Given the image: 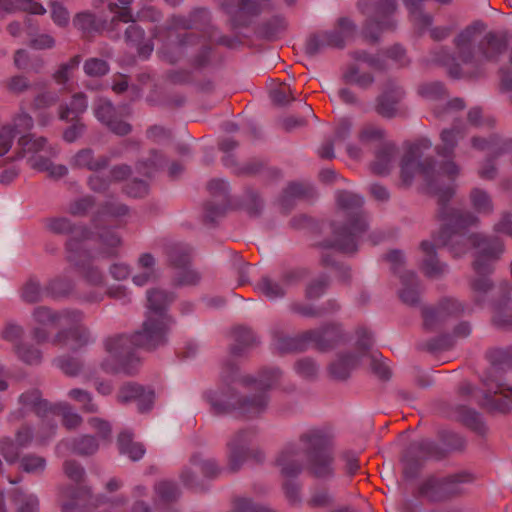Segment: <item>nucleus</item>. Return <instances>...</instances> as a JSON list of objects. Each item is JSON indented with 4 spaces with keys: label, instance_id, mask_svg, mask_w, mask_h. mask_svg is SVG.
I'll return each mask as SVG.
<instances>
[{
    "label": "nucleus",
    "instance_id": "obj_1",
    "mask_svg": "<svg viewBox=\"0 0 512 512\" xmlns=\"http://www.w3.org/2000/svg\"><path fill=\"white\" fill-rule=\"evenodd\" d=\"M281 374L278 368H265L259 380L251 376L239 377L238 366L228 360L222 367L220 391H208L204 398L215 415L236 411L238 416L252 419L266 410L267 391L278 382Z\"/></svg>",
    "mask_w": 512,
    "mask_h": 512
},
{
    "label": "nucleus",
    "instance_id": "obj_2",
    "mask_svg": "<svg viewBox=\"0 0 512 512\" xmlns=\"http://www.w3.org/2000/svg\"><path fill=\"white\" fill-rule=\"evenodd\" d=\"M174 299V294L165 290H148L149 312L142 328L131 336L121 334L105 341V349L116 359L120 371L128 375L135 373L140 363L135 355L136 348L153 351L167 343V334L173 321L166 311Z\"/></svg>",
    "mask_w": 512,
    "mask_h": 512
},
{
    "label": "nucleus",
    "instance_id": "obj_3",
    "mask_svg": "<svg viewBox=\"0 0 512 512\" xmlns=\"http://www.w3.org/2000/svg\"><path fill=\"white\" fill-rule=\"evenodd\" d=\"M486 26L481 21H475L463 29L455 38L454 46L458 58L464 64H471L475 71L468 72L470 77L483 74L484 61L495 62L506 52L510 35L505 31H489L483 35Z\"/></svg>",
    "mask_w": 512,
    "mask_h": 512
},
{
    "label": "nucleus",
    "instance_id": "obj_4",
    "mask_svg": "<svg viewBox=\"0 0 512 512\" xmlns=\"http://www.w3.org/2000/svg\"><path fill=\"white\" fill-rule=\"evenodd\" d=\"M338 208L344 213L348 223L344 225L331 224L333 240H324L317 247L334 248L345 254L357 251V240L366 230L367 222L363 211V198L349 191H339L336 195Z\"/></svg>",
    "mask_w": 512,
    "mask_h": 512
},
{
    "label": "nucleus",
    "instance_id": "obj_5",
    "mask_svg": "<svg viewBox=\"0 0 512 512\" xmlns=\"http://www.w3.org/2000/svg\"><path fill=\"white\" fill-rule=\"evenodd\" d=\"M307 457L308 472L316 478L334 474L333 435L328 428H311L299 437Z\"/></svg>",
    "mask_w": 512,
    "mask_h": 512
},
{
    "label": "nucleus",
    "instance_id": "obj_6",
    "mask_svg": "<svg viewBox=\"0 0 512 512\" xmlns=\"http://www.w3.org/2000/svg\"><path fill=\"white\" fill-rule=\"evenodd\" d=\"M454 194V190L451 187L446 188L439 194L438 202L441 206L440 216L447 221L439 232L437 242L441 245H447L452 243L454 237L463 238L466 229L477 225L479 219L469 211H462L456 209H450L448 211L447 204ZM452 250L456 254L464 251V248L456 250L455 246L451 244Z\"/></svg>",
    "mask_w": 512,
    "mask_h": 512
},
{
    "label": "nucleus",
    "instance_id": "obj_7",
    "mask_svg": "<svg viewBox=\"0 0 512 512\" xmlns=\"http://www.w3.org/2000/svg\"><path fill=\"white\" fill-rule=\"evenodd\" d=\"M359 7L363 14H368L362 34L371 43H376L382 32L395 30L396 23L392 15L397 9L396 0H376L371 12L366 0H360Z\"/></svg>",
    "mask_w": 512,
    "mask_h": 512
},
{
    "label": "nucleus",
    "instance_id": "obj_8",
    "mask_svg": "<svg viewBox=\"0 0 512 512\" xmlns=\"http://www.w3.org/2000/svg\"><path fill=\"white\" fill-rule=\"evenodd\" d=\"M32 317L36 326L31 330V337L37 344H43L51 338V331L48 327L78 322L82 319L83 312L78 309L56 311L47 306H38L33 310Z\"/></svg>",
    "mask_w": 512,
    "mask_h": 512
},
{
    "label": "nucleus",
    "instance_id": "obj_9",
    "mask_svg": "<svg viewBox=\"0 0 512 512\" xmlns=\"http://www.w3.org/2000/svg\"><path fill=\"white\" fill-rule=\"evenodd\" d=\"M467 240L473 248L477 249L473 262L474 271L480 276L491 274L494 270L493 264L504 252L502 239L495 235L472 233Z\"/></svg>",
    "mask_w": 512,
    "mask_h": 512
},
{
    "label": "nucleus",
    "instance_id": "obj_10",
    "mask_svg": "<svg viewBox=\"0 0 512 512\" xmlns=\"http://www.w3.org/2000/svg\"><path fill=\"white\" fill-rule=\"evenodd\" d=\"M356 32V25L348 18L342 17L332 31H320L311 34L305 43V53L311 57L321 53L326 48H339L345 46L346 40L352 38Z\"/></svg>",
    "mask_w": 512,
    "mask_h": 512
},
{
    "label": "nucleus",
    "instance_id": "obj_11",
    "mask_svg": "<svg viewBox=\"0 0 512 512\" xmlns=\"http://www.w3.org/2000/svg\"><path fill=\"white\" fill-rule=\"evenodd\" d=\"M472 474L462 471L450 474L444 478H427L418 489V496L431 502H440L458 496L461 493L458 484L472 482Z\"/></svg>",
    "mask_w": 512,
    "mask_h": 512
},
{
    "label": "nucleus",
    "instance_id": "obj_12",
    "mask_svg": "<svg viewBox=\"0 0 512 512\" xmlns=\"http://www.w3.org/2000/svg\"><path fill=\"white\" fill-rule=\"evenodd\" d=\"M256 430L253 427L239 430L234 437L227 443L228 448V469L235 473L239 471L243 463L251 458L255 463H262L265 455L260 450H250L247 444L255 437Z\"/></svg>",
    "mask_w": 512,
    "mask_h": 512
},
{
    "label": "nucleus",
    "instance_id": "obj_13",
    "mask_svg": "<svg viewBox=\"0 0 512 512\" xmlns=\"http://www.w3.org/2000/svg\"><path fill=\"white\" fill-rule=\"evenodd\" d=\"M67 259L73 264L81 275L92 285L103 283L102 272L92 264V255L90 251L83 247L79 249L77 239H70L66 242Z\"/></svg>",
    "mask_w": 512,
    "mask_h": 512
},
{
    "label": "nucleus",
    "instance_id": "obj_14",
    "mask_svg": "<svg viewBox=\"0 0 512 512\" xmlns=\"http://www.w3.org/2000/svg\"><path fill=\"white\" fill-rule=\"evenodd\" d=\"M438 238V234L433 237L434 241L429 242L427 240H424L420 244V248L425 254V257L422 262V271L423 273L430 278H437L444 274L446 271V265L439 262V260L436 257L435 247H444L445 245L439 244L436 240ZM452 244L455 246L456 250L459 251V249L464 248V251L461 253L456 254L455 251L452 250L451 243L447 244L446 246H449L451 253H453L454 256H459L466 251V244H465V238L460 237H454L452 240Z\"/></svg>",
    "mask_w": 512,
    "mask_h": 512
},
{
    "label": "nucleus",
    "instance_id": "obj_15",
    "mask_svg": "<svg viewBox=\"0 0 512 512\" xmlns=\"http://www.w3.org/2000/svg\"><path fill=\"white\" fill-rule=\"evenodd\" d=\"M465 311V306L454 298H443L438 305L422 309L423 325L427 331L440 328L448 317H459Z\"/></svg>",
    "mask_w": 512,
    "mask_h": 512
},
{
    "label": "nucleus",
    "instance_id": "obj_16",
    "mask_svg": "<svg viewBox=\"0 0 512 512\" xmlns=\"http://www.w3.org/2000/svg\"><path fill=\"white\" fill-rule=\"evenodd\" d=\"M193 28L200 33L186 32L178 35V45L181 48L196 46L202 38L213 39L216 34V28L210 24V12L205 8H195L190 12Z\"/></svg>",
    "mask_w": 512,
    "mask_h": 512
},
{
    "label": "nucleus",
    "instance_id": "obj_17",
    "mask_svg": "<svg viewBox=\"0 0 512 512\" xmlns=\"http://www.w3.org/2000/svg\"><path fill=\"white\" fill-rule=\"evenodd\" d=\"M84 318L85 316L83 315L82 319L78 322L64 323V325L69 327L58 330L51 339L52 345L65 347L71 341L73 343L71 349L77 351L92 343L94 340L89 328L83 324Z\"/></svg>",
    "mask_w": 512,
    "mask_h": 512
},
{
    "label": "nucleus",
    "instance_id": "obj_18",
    "mask_svg": "<svg viewBox=\"0 0 512 512\" xmlns=\"http://www.w3.org/2000/svg\"><path fill=\"white\" fill-rule=\"evenodd\" d=\"M403 89L393 80H388L376 99L375 110L384 118H393L399 113V104L404 97Z\"/></svg>",
    "mask_w": 512,
    "mask_h": 512
},
{
    "label": "nucleus",
    "instance_id": "obj_19",
    "mask_svg": "<svg viewBox=\"0 0 512 512\" xmlns=\"http://www.w3.org/2000/svg\"><path fill=\"white\" fill-rule=\"evenodd\" d=\"M480 406L489 413H508L512 410V386L497 383L495 390L488 388Z\"/></svg>",
    "mask_w": 512,
    "mask_h": 512
},
{
    "label": "nucleus",
    "instance_id": "obj_20",
    "mask_svg": "<svg viewBox=\"0 0 512 512\" xmlns=\"http://www.w3.org/2000/svg\"><path fill=\"white\" fill-rule=\"evenodd\" d=\"M312 333L311 344L320 352L334 349L344 339V333L340 323L328 322L316 329H310Z\"/></svg>",
    "mask_w": 512,
    "mask_h": 512
},
{
    "label": "nucleus",
    "instance_id": "obj_21",
    "mask_svg": "<svg viewBox=\"0 0 512 512\" xmlns=\"http://www.w3.org/2000/svg\"><path fill=\"white\" fill-rule=\"evenodd\" d=\"M95 117L118 136L128 135L132 126L118 117L116 108L107 99H99L94 109Z\"/></svg>",
    "mask_w": 512,
    "mask_h": 512
},
{
    "label": "nucleus",
    "instance_id": "obj_22",
    "mask_svg": "<svg viewBox=\"0 0 512 512\" xmlns=\"http://www.w3.org/2000/svg\"><path fill=\"white\" fill-rule=\"evenodd\" d=\"M207 189L209 193L219 198V202L207 201L204 204V222L214 223L217 218L222 217L225 214L226 207L228 204L227 184L221 179H212Z\"/></svg>",
    "mask_w": 512,
    "mask_h": 512
},
{
    "label": "nucleus",
    "instance_id": "obj_23",
    "mask_svg": "<svg viewBox=\"0 0 512 512\" xmlns=\"http://www.w3.org/2000/svg\"><path fill=\"white\" fill-rule=\"evenodd\" d=\"M117 400L122 404L135 401L138 410L143 413L151 409L154 401V391L146 389L138 383L128 382L120 387Z\"/></svg>",
    "mask_w": 512,
    "mask_h": 512
},
{
    "label": "nucleus",
    "instance_id": "obj_24",
    "mask_svg": "<svg viewBox=\"0 0 512 512\" xmlns=\"http://www.w3.org/2000/svg\"><path fill=\"white\" fill-rule=\"evenodd\" d=\"M310 330H306L295 336H289L284 331L276 329L272 332L273 344L281 353L304 352L311 345Z\"/></svg>",
    "mask_w": 512,
    "mask_h": 512
},
{
    "label": "nucleus",
    "instance_id": "obj_25",
    "mask_svg": "<svg viewBox=\"0 0 512 512\" xmlns=\"http://www.w3.org/2000/svg\"><path fill=\"white\" fill-rule=\"evenodd\" d=\"M45 227L48 231L58 235H70V239H77L79 249L83 247V242L90 237V231L84 226L74 225L68 218L53 217L45 220Z\"/></svg>",
    "mask_w": 512,
    "mask_h": 512
},
{
    "label": "nucleus",
    "instance_id": "obj_26",
    "mask_svg": "<svg viewBox=\"0 0 512 512\" xmlns=\"http://www.w3.org/2000/svg\"><path fill=\"white\" fill-rule=\"evenodd\" d=\"M432 146L428 139H422L409 146L400 163V177L404 185L409 186L413 180L416 168V160L422 157V150Z\"/></svg>",
    "mask_w": 512,
    "mask_h": 512
},
{
    "label": "nucleus",
    "instance_id": "obj_27",
    "mask_svg": "<svg viewBox=\"0 0 512 512\" xmlns=\"http://www.w3.org/2000/svg\"><path fill=\"white\" fill-rule=\"evenodd\" d=\"M19 403L23 408H30L38 417L48 418L49 415H59L60 405H53L42 398L39 389H31L19 396Z\"/></svg>",
    "mask_w": 512,
    "mask_h": 512
},
{
    "label": "nucleus",
    "instance_id": "obj_28",
    "mask_svg": "<svg viewBox=\"0 0 512 512\" xmlns=\"http://www.w3.org/2000/svg\"><path fill=\"white\" fill-rule=\"evenodd\" d=\"M300 451L296 444L289 443L279 454L276 463L281 468V475L286 478L297 477L303 469Z\"/></svg>",
    "mask_w": 512,
    "mask_h": 512
},
{
    "label": "nucleus",
    "instance_id": "obj_29",
    "mask_svg": "<svg viewBox=\"0 0 512 512\" xmlns=\"http://www.w3.org/2000/svg\"><path fill=\"white\" fill-rule=\"evenodd\" d=\"M111 158L106 155H95L91 148L79 150L72 158L71 165L76 168L97 172L109 166Z\"/></svg>",
    "mask_w": 512,
    "mask_h": 512
},
{
    "label": "nucleus",
    "instance_id": "obj_30",
    "mask_svg": "<svg viewBox=\"0 0 512 512\" xmlns=\"http://www.w3.org/2000/svg\"><path fill=\"white\" fill-rule=\"evenodd\" d=\"M164 254L170 267L184 269L191 262L192 247L182 242H171L165 245Z\"/></svg>",
    "mask_w": 512,
    "mask_h": 512
},
{
    "label": "nucleus",
    "instance_id": "obj_31",
    "mask_svg": "<svg viewBox=\"0 0 512 512\" xmlns=\"http://www.w3.org/2000/svg\"><path fill=\"white\" fill-rule=\"evenodd\" d=\"M17 144L19 149L16 151L15 156L0 160V167H3L14 160L24 158L27 153H38L42 151L47 144V138L43 136L36 137L35 134L28 133L22 135L18 139Z\"/></svg>",
    "mask_w": 512,
    "mask_h": 512
},
{
    "label": "nucleus",
    "instance_id": "obj_32",
    "mask_svg": "<svg viewBox=\"0 0 512 512\" xmlns=\"http://www.w3.org/2000/svg\"><path fill=\"white\" fill-rule=\"evenodd\" d=\"M74 27L81 32L86 40H92L96 34L105 29L106 22L97 18L94 14L88 12L78 13L73 19Z\"/></svg>",
    "mask_w": 512,
    "mask_h": 512
},
{
    "label": "nucleus",
    "instance_id": "obj_33",
    "mask_svg": "<svg viewBox=\"0 0 512 512\" xmlns=\"http://www.w3.org/2000/svg\"><path fill=\"white\" fill-rule=\"evenodd\" d=\"M316 196L315 189L308 183L291 182L284 189L280 198L282 207L288 212L292 206L293 199H306L310 200Z\"/></svg>",
    "mask_w": 512,
    "mask_h": 512
},
{
    "label": "nucleus",
    "instance_id": "obj_34",
    "mask_svg": "<svg viewBox=\"0 0 512 512\" xmlns=\"http://www.w3.org/2000/svg\"><path fill=\"white\" fill-rule=\"evenodd\" d=\"M403 288L399 292L401 301L407 305L415 306L419 303L420 285L417 275L412 271H405L400 275Z\"/></svg>",
    "mask_w": 512,
    "mask_h": 512
},
{
    "label": "nucleus",
    "instance_id": "obj_35",
    "mask_svg": "<svg viewBox=\"0 0 512 512\" xmlns=\"http://www.w3.org/2000/svg\"><path fill=\"white\" fill-rule=\"evenodd\" d=\"M235 341L230 347V353L234 357L242 356L247 348L256 346L259 342L254 332L246 326H236L232 330Z\"/></svg>",
    "mask_w": 512,
    "mask_h": 512
},
{
    "label": "nucleus",
    "instance_id": "obj_36",
    "mask_svg": "<svg viewBox=\"0 0 512 512\" xmlns=\"http://www.w3.org/2000/svg\"><path fill=\"white\" fill-rule=\"evenodd\" d=\"M397 153V147L393 143H383L375 152V160L371 164V170L376 175L389 173L391 164Z\"/></svg>",
    "mask_w": 512,
    "mask_h": 512
},
{
    "label": "nucleus",
    "instance_id": "obj_37",
    "mask_svg": "<svg viewBox=\"0 0 512 512\" xmlns=\"http://www.w3.org/2000/svg\"><path fill=\"white\" fill-rule=\"evenodd\" d=\"M359 361L360 357L353 353L339 354L338 358L329 365V373L336 380H346Z\"/></svg>",
    "mask_w": 512,
    "mask_h": 512
},
{
    "label": "nucleus",
    "instance_id": "obj_38",
    "mask_svg": "<svg viewBox=\"0 0 512 512\" xmlns=\"http://www.w3.org/2000/svg\"><path fill=\"white\" fill-rule=\"evenodd\" d=\"M88 107L87 97L83 92H77L71 97L69 104L59 106V119L69 121L70 119H81Z\"/></svg>",
    "mask_w": 512,
    "mask_h": 512
},
{
    "label": "nucleus",
    "instance_id": "obj_39",
    "mask_svg": "<svg viewBox=\"0 0 512 512\" xmlns=\"http://www.w3.org/2000/svg\"><path fill=\"white\" fill-rule=\"evenodd\" d=\"M233 173L237 176H255L264 173L269 178H278L281 175L279 169L268 167L264 161L259 159H252L242 167H235Z\"/></svg>",
    "mask_w": 512,
    "mask_h": 512
},
{
    "label": "nucleus",
    "instance_id": "obj_40",
    "mask_svg": "<svg viewBox=\"0 0 512 512\" xmlns=\"http://www.w3.org/2000/svg\"><path fill=\"white\" fill-rule=\"evenodd\" d=\"M117 445L121 454L127 455L132 461L141 459L145 448L141 443L133 441V434L129 431H122L117 438Z\"/></svg>",
    "mask_w": 512,
    "mask_h": 512
},
{
    "label": "nucleus",
    "instance_id": "obj_41",
    "mask_svg": "<svg viewBox=\"0 0 512 512\" xmlns=\"http://www.w3.org/2000/svg\"><path fill=\"white\" fill-rule=\"evenodd\" d=\"M9 498L16 506V512L39 511V499L34 494L26 493L20 488H14L9 492Z\"/></svg>",
    "mask_w": 512,
    "mask_h": 512
},
{
    "label": "nucleus",
    "instance_id": "obj_42",
    "mask_svg": "<svg viewBox=\"0 0 512 512\" xmlns=\"http://www.w3.org/2000/svg\"><path fill=\"white\" fill-rule=\"evenodd\" d=\"M433 61L448 68V74L454 79H459L466 74L462 72L460 64L455 56L446 48L440 47L433 51Z\"/></svg>",
    "mask_w": 512,
    "mask_h": 512
},
{
    "label": "nucleus",
    "instance_id": "obj_43",
    "mask_svg": "<svg viewBox=\"0 0 512 512\" xmlns=\"http://www.w3.org/2000/svg\"><path fill=\"white\" fill-rule=\"evenodd\" d=\"M458 420L472 431L483 435L486 432V426L479 413L467 406H458L456 408Z\"/></svg>",
    "mask_w": 512,
    "mask_h": 512
},
{
    "label": "nucleus",
    "instance_id": "obj_44",
    "mask_svg": "<svg viewBox=\"0 0 512 512\" xmlns=\"http://www.w3.org/2000/svg\"><path fill=\"white\" fill-rule=\"evenodd\" d=\"M166 165V159L160 152L151 150L148 159L137 162L138 173L150 178Z\"/></svg>",
    "mask_w": 512,
    "mask_h": 512
},
{
    "label": "nucleus",
    "instance_id": "obj_45",
    "mask_svg": "<svg viewBox=\"0 0 512 512\" xmlns=\"http://www.w3.org/2000/svg\"><path fill=\"white\" fill-rule=\"evenodd\" d=\"M459 137H462L459 129H444L440 135L442 144L436 147L437 154L445 158H452Z\"/></svg>",
    "mask_w": 512,
    "mask_h": 512
},
{
    "label": "nucleus",
    "instance_id": "obj_46",
    "mask_svg": "<svg viewBox=\"0 0 512 512\" xmlns=\"http://www.w3.org/2000/svg\"><path fill=\"white\" fill-rule=\"evenodd\" d=\"M212 41L213 39L202 38V40L197 44L201 46L189 60V63L193 68L201 70L210 65L213 53Z\"/></svg>",
    "mask_w": 512,
    "mask_h": 512
},
{
    "label": "nucleus",
    "instance_id": "obj_47",
    "mask_svg": "<svg viewBox=\"0 0 512 512\" xmlns=\"http://www.w3.org/2000/svg\"><path fill=\"white\" fill-rule=\"evenodd\" d=\"M409 447L411 448V452H415L423 460L427 458L440 460L445 457V451L432 441L422 440L419 442H413Z\"/></svg>",
    "mask_w": 512,
    "mask_h": 512
},
{
    "label": "nucleus",
    "instance_id": "obj_48",
    "mask_svg": "<svg viewBox=\"0 0 512 512\" xmlns=\"http://www.w3.org/2000/svg\"><path fill=\"white\" fill-rule=\"evenodd\" d=\"M47 296L46 287L42 288L40 282L34 278H29L21 288V297L26 303H37Z\"/></svg>",
    "mask_w": 512,
    "mask_h": 512
},
{
    "label": "nucleus",
    "instance_id": "obj_49",
    "mask_svg": "<svg viewBox=\"0 0 512 512\" xmlns=\"http://www.w3.org/2000/svg\"><path fill=\"white\" fill-rule=\"evenodd\" d=\"M138 265L144 271L133 277V282L138 286L147 284L151 279L155 278V258L150 253L142 254L138 259Z\"/></svg>",
    "mask_w": 512,
    "mask_h": 512
},
{
    "label": "nucleus",
    "instance_id": "obj_50",
    "mask_svg": "<svg viewBox=\"0 0 512 512\" xmlns=\"http://www.w3.org/2000/svg\"><path fill=\"white\" fill-rule=\"evenodd\" d=\"M99 449V443L94 436L82 435L74 438L71 442V450L80 456H90L95 454Z\"/></svg>",
    "mask_w": 512,
    "mask_h": 512
},
{
    "label": "nucleus",
    "instance_id": "obj_51",
    "mask_svg": "<svg viewBox=\"0 0 512 512\" xmlns=\"http://www.w3.org/2000/svg\"><path fill=\"white\" fill-rule=\"evenodd\" d=\"M129 213L127 205L115 201H106L98 208L96 214L93 216V223L96 227L99 226L100 218L102 216L120 217Z\"/></svg>",
    "mask_w": 512,
    "mask_h": 512
},
{
    "label": "nucleus",
    "instance_id": "obj_52",
    "mask_svg": "<svg viewBox=\"0 0 512 512\" xmlns=\"http://www.w3.org/2000/svg\"><path fill=\"white\" fill-rule=\"evenodd\" d=\"M102 245L101 254L105 257H114L117 255V249L121 245L120 236L113 230L105 229L98 234Z\"/></svg>",
    "mask_w": 512,
    "mask_h": 512
},
{
    "label": "nucleus",
    "instance_id": "obj_53",
    "mask_svg": "<svg viewBox=\"0 0 512 512\" xmlns=\"http://www.w3.org/2000/svg\"><path fill=\"white\" fill-rule=\"evenodd\" d=\"M73 282L67 277H57L46 285L47 296L58 299L68 296L73 290Z\"/></svg>",
    "mask_w": 512,
    "mask_h": 512
},
{
    "label": "nucleus",
    "instance_id": "obj_54",
    "mask_svg": "<svg viewBox=\"0 0 512 512\" xmlns=\"http://www.w3.org/2000/svg\"><path fill=\"white\" fill-rule=\"evenodd\" d=\"M117 3H109L108 8L110 12L114 13L110 24L115 26L118 22L129 23L133 21V15L130 5L133 0H117Z\"/></svg>",
    "mask_w": 512,
    "mask_h": 512
},
{
    "label": "nucleus",
    "instance_id": "obj_55",
    "mask_svg": "<svg viewBox=\"0 0 512 512\" xmlns=\"http://www.w3.org/2000/svg\"><path fill=\"white\" fill-rule=\"evenodd\" d=\"M14 351L17 357L28 365H38L42 361V352L31 344H15Z\"/></svg>",
    "mask_w": 512,
    "mask_h": 512
},
{
    "label": "nucleus",
    "instance_id": "obj_56",
    "mask_svg": "<svg viewBox=\"0 0 512 512\" xmlns=\"http://www.w3.org/2000/svg\"><path fill=\"white\" fill-rule=\"evenodd\" d=\"M470 201L473 208L481 214H490L493 211V203L489 194L480 189L473 188L470 192Z\"/></svg>",
    "mask_w": 512,
    "mask_h": 512
},
{
    "label": "nucleus",
    "instance_id": "obj_57",
    "mask_svg": "<svg viewBox=\"0 0 512 512\" xmlns=\"http://www.w3.org/2000/svg\"><path fill=\"white\" fill-rule=\"evenodd\" d=\"M68 396L70 399L81 404L80 409L84 413H97L99 411V407L96 403L93 402V397L90 392L80 388L71 389L68 392Z\"/></svg>",
    "mask_w": 512,
    "mask_h": 512
},
{
    "label": "nucleus",
    "instance_id": "obj_58",
    "mask_svg": "<svg viewBox=\"0 0 512 512\" xmlns=\"http://www.w3.org/2000/svg\"><path fill=\"white\" fill-rule=\"evenodd\" d=\"M20 468L29 474H42L46 469V459L33 453L25 454L18 460Z\"/></svg>",
    "mask_w": 512,
    "mask_h": 512
},
{
    "label": "nucleus",
    "instance_id": "obj_59",
    "mask_svg": "<svg viewBox=\"0 0 512 512\" xmlns=\"http://www.w3.org/2000/svg\"><path fill=\"white\" fill-rule=\"evenodd\" d=\"M403 462V474L405 478L412 479L419 474L424 460L415 452H411V448L408 447L403 457Z\"/></svg>",
    "mask_w": 512,
    "mask_h": 512
},
{
    "label": "nucleus",
    "instance_id": "obj_60",
    "mask_svg": "<svg viewBox=\"0 0 512 512\" xmlns=\"http://www.w3.org/2000/svg\"><path fill=\"white\" fill-rule=\"evenodd\" d=\"M190 462L197 466L206 478L214 479L219 476L222 470L216 460L202 459L198 454L192 455Z\"/></svg>",
    "mask_w": 512,
    "mask_h": 512
},
{
    "label": "nucleus",
    "instance_id": "obj_61",
    "mask_svg": "<svg viewBox=\"0 0 512 512\" xmlns=\"http://www.w3.org/2000/svg\"><path fill=\"white\" fill-rule=\"evenodd\" d=\"M418 93L428 100H441L448 96L444 84L438 81L421 84Z\"/></svg>",
    "mask_w": 512,
    "mask_h": 512
},
{
    "label": "nucleus",
    "instance_id": "obj_62",
    "mask_svg": "<svg viewBox=\"0 0 512 512\" xmlns=\"http://www.w3.org/2000/svg\"><path fill=\"white\" fill-rule=\"evenodd\" d=\"M257 287L263 295L270 299L281 298L286 294L284 287L268 276H263Z\"/></svg>",
    "mask_w": 512,
    "mask_h": 512
},
{
    "label": "nucleus",
    "instance_id": "obj_63",
    "mask_svg": "<svg viewBox=\"0 0 512 512\" xmlns=\"http://www.w3.org/2000/svg\"><path fill=\"white\" fill-rule=\"evenodd\" d=\"M492 322L493 324L501 329H507L512 326V302L507 300L502 306H496Z\"/></svg>",
    "mask_w": 512,
    "mask_h": 512
},
{
    "label": "nucleus",
    "instance_id": "obj_64",
    "mask_svg": "<svg viewBox=\"0 0 512 512\" xmlns=\"http://www.w3.org/2000/svg\"><path fill=\"white\" fill-rule=\"evenodd\" d=\"M230 512H275L261 504L253 502L249 498L237 497L233 500V507Z\"/></svg>",
    "mask_w": 512,
    "mask_h": 512
}]
</instances>
